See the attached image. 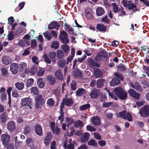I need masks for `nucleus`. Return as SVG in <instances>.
I'll return each mask as SVG.
<instances>
[{"label":"nucleus","mask_w":149,"mask_h":149,"mask_svg":"<svg viewBox=\"0 0 149 149\" xmlns=\"http://www.w3.org/2000/svg\"><path fill=\"white\" fill-rule=\"evenodd\" d=\"M114 94L120 99L125 100L127 96V93L120 87H116L114 89Z\"/></svg>","instance_id":"f257e3e1"},{"label":"nucleus","mask_w":149,"mask_h":149,"mask_svg":"<svg viewBox=\"0 0 149 149\" xmlns=\"http://www.w3.org/2000/svg\"><path fill=\"white\" fill-rule=\"evenodd\" d=\"M107 58V52L105 50H102L98 53L95 58V60L96 62H98L101 61H106Z\"/></svg>","instance_id":"f03ea898"},{"label":"nucleus","mask_w":149,"mask_h":149,"mask_svg":"<svg viewBox=\"0 0 149 149\" xmlns=\"http://www.w3.org/2000/svg\"><path fill=\"white\" fill-rule=\"evenodd\" d=\"M58 38L61 43L65 44L68 43L69 40L68 38V34L64 30L60 32V34Z\"/></svg>","instance_id":"7ed1b4c3"},{"label":"nucleus","mask_w":149,"mask_h":149,"mask_svg":"<svg viewBox=\"0 0 149 149\" xmlns=\"http://www.w3.org/2000/svg\"><path fill=\"white\" fill-rule=\"evenodd\" d=\"M139 113L140 115L143 117H145L149 115V106L146 105L142 107Z\"/></svg>","instance_id":"20e7f679"},{"label":"nucleus","mask_w":149,"mask_h":149,"mask_svg":"<svg viewBox=\"0 0 149 149\" xmlns=\"http://www.w3.org/2000/svg\"><path fill=\"white\" fill-rule=\"evenodd\" d=\"M1 141L4 147H6L7 146L10 139V136L7 134H2L1 137Z\"/></svg>","instance_id":"39448f33"},{"label":"nucleus","mask_w":149,"mask_h":149,"mask_svg":"<svg viewBox=\"0 0 149 149\" xmlns=\"http://www.w3.org/2000/svg\"><path fill=\"white\" fill-rule=\"evenodd\" d=\"M87 61V64L90 67L93 68L95 67L99 68L100 66V65L99 64L95 63L94 61L91 58H88Z\"/></svg>","instance_id":"423d86ee"},{"label":"nucleus","mask_w":149,"mask_h":149,"mask_svg":"<svg viewBox=\"0 0 149 149\" xmlns=\"http://www.w3.org/2000/svg\"><path fill=\"white\" fill-rule=\"evenodd\" d=\"M52 138V135L51 133L48 132L44 139V143L46 146H49L51 141Z\"/></svg>","instance_id":"0eeeda50"},{"label":"nucleus","mask_w":149,"mask_h":149,"mask_svg":"<svg viewBox=\"0 0 149 149\" xmlns=\"http://www.w3.org/2000/svg\"><path fill=\"white\" fill-rule=\"evenodd\" d=\"M128 93L131 96L133 97L135 100H138L139 99L140 94L136 92L134 89H131L128 91Z\"/></svg>","instance_id":"6e6552de"},{"label":"nucleus","mask_w":149,"mask_h":149,"mask_svg":"<svg viewBox=\"0 0 149 149\" xmlns=\"http://www.w3.org/2000/svg\"><path fill=\"white\" fill-rule=\"evenodd\" d=\"M18 65L16 63H13L10 65V70L13 74H17L18 72Z\"/></svg>","instance_id":"1a4fd4ad"},{"label":"nucleus","mask_w":149,"mask_h":149,"mask_svg":"<svg viewBox=\"0 0 149 149\" xmlns=\"http://www.w3.org/2000/svg\"><path fill=\"white\" fill-rule=\"evenodd\" d=\"M125 6H128V9L130 10H132L133 11H136L138 10L137 8V7L135 5H134V3H132L130 1H128L127 3H125Z\"/></svg>","instance_id":"9d476101"},{"label":"nucleus","mask_w":149,"mask_h":149,"mask_svg":"<svg viewBox=\"0 0 149 149\" xmlns=\"http://www.w3.org/2000/svg\"><path fill=\"white\" fill-rule=\"evenodd\" d=\"M66 61L65 59H63L59 61L58 62V66L61 68L65 67L64 70V74L65 75L67 71L68 68L66 66H65L66 64Z\"/></svg>","instance_id":"9b49d317"},{"label":"nucleus","mask_w":149,"mask_h":149,"mask_svg":"<svg viewBox=\"0 0 149 149\" xmlns=\"http://www.w3.org/2000/svg\"><path fill=\"white\" fill-rule=\"evenodd\" d=\"M100 93L99 90L97 89H94L89 94V95L92 98L96 99L98 97Z\"/></svg>","instance_id":"f8f14e48"},{"label":"nucleus","mask_w":149,"mask_h":149,"mask_svg":"<svg viewBox=\"0 0 149 149\" xmlns=\"http://www.w3.org/2000/svg\"><path fill=\"white\" fill-rule=\"evenodd\" d=\"M55 75L56 79L62 81L64 79L61 70L60 69H58L55 72Z\"/></svg>","instance_id":"ddd939ff"},{"label":"nucleus","mask_w":149,"mask_h":149,"mask_svg":"<svg viewBox=\"0 0 149 149\" xmlns=\"http://www.w3.org/2000/svg\"><path fill=\"white\" fill-rule=\"evenodd\" d=\"M7 128L10 131L13 132L16 129L15 124L14 121H10L9 122L7 125Z\"/></svg>","instance_id":"4468645a"},{"label":"nucleus","mask_w":149,"mask_h":149,"mask_svg":"<svg viewBox=\"0 0 149 149\" xmlns=\"http://www.w3.org/2000/svg\"><path fill=\"white\" fill-rule=\"evenodd\" d=\"M46 79L50 85H54L55 84L56 79L55 77H53L52 75L47 76L46 77Z\"/></svg>","instance_id":"2eb2a0df"},{"label":"nucleus","mask_w":149,"mask_h":149,"mask_svg":"<svg viewBox=\"0 0 149 149\" xmlns=\"http://www.w3.org/2000/svg\"><path fill=\"white\" fill-rule=\"evenodd\" d=\"M90 134L88 132L84 133L81 136L80 141L81 143H85L87 141L89 138Z\"/></svg>","instance_id":"dca6fc26"},{"label":"nucleus","mask_w":149,"mask_h":149,"mask_svg":"<svg viewBox=\"0 0 149 149\" xmlns=\"http://www.w3.org/2000/svg\"><path fill=\"white\" fill-rule=\"evenodd\" d=\"M94 76L96 78H101L103 76V73L102 71L99 69L96 68L94 71Z\"/></svg>","instance_id":"f3484780"},{"label":"nucleus","mask_w":149,"mask_h":149,"mask_svg":"<svg viewBox=\"0 0 149 149\" xmlns=\"http://www.w3.org/2000/svg\"><path fill=\"white\" fill-rule=\"evenodd\" d=\"M60 26L59 24L56 22L53 21L51 22L48 26V28L51 30L53 29H57Z\"/></svg>","instance_id":"a211bd4d"},{"label":"nucleus","mask_w":149,"mask_h":149,"mask_svg":"<svg viewBox=\"0 0 149 149\" xmlns=\"http://www.w3.org/2000/svg\"><path fill=\"white\" fill-rule=\"evenodd\" d=\"M1 60L3 64L6 65L9 64L11 63L10 58L7 56H3Z\"/></svg>","instance_id":"6ab92c4d"},{"label":"nucleus","mask_w":149,"mask_h":149,"mask_svg":"<svg viewBox=\"0 0 149 149\" xmlns=\"http://www.w3.org/2000/svg\"><path fill=\"white\" fill-rule=\"evenodd\" d=\"M60 107V115L58 117V120H57V122L58 123L59 121L60 123L61 124L63 123L64 119V113L62 109V107H63V104L61 105Z\"/></svg>","instance_id":"aec40b11"},{"label":"nucleus","mask_w":149,"mask_h":149,"mask_svg":"<svg viewBox=\"0 0 149 149\" xmlns=\"http://www.w3.org/2000/svg\"><path fill=\"white\" fill-rule=\"evenodd\" d=\"M35 130L37 134L40 136L42 135V128L40 125L38 124L36 125L35 127Z\"/></svg>","instance_id":"412c9836"},{"label":"nucleus","mask_w":149,"mask_h":149,"mask_svg":"<svg viewBox=\"0 0 149 149\" xmlns=\"http://www.w3.org/2000/svg\"><path fill=\"white\" fill-rule=\"evenodd\" d=\"M67 140H65L63 143V147L65 149H74V146L73 144L70 142V143L67 146Z\"/></svg>","instance_id":"4be33fe9"},{"label":"nucleus","mask_w":149,"mask_h":149,"mask_svg":"<svg viewBox=\"0 0 149 149\" xmlns=\"http://www.w3.org/2000/svg\"><path fill=\"white\" fill-rule=\"evenodd\" d=\"M92 122L95 125H99L100 124V119L98 116H94L92 118Z\"/></svg>","instance_id":"5701e85b"},{"label":"nucleus","mask_w":149,"mask_h":149,"mask_svg":"<svg viewBox=\"0 0 149 149\" xmlns=\"http://www.w3.org/2000/svg\"><path fill=\"white\" fill-rule=\"evenodd\" d=\"M37 84L40 88H43L45 85V82L42 78H39L37 80Z\"/></svg>","instance_id":"b1692460"},{"label":"nucleus","mask_w":149,"mask_h":149,"mask_svg":"<svg viewBox=\"0 0 149 149\" xmlns=\"http://www.w3.org/2000/svg\"><path fill=\"white\" fill-rule=\"evenodd\" d=\"M96 28L100 31L105 32L107 31V27L104 24H97Z\"/></svg>","instance_id":"393cba45"},{"label":"nucleus","mask_w":149,"mask_h":149,"mask_svg":"<svg viewBox=\"0 0 149 149\" xmlns=\"http://www.w3.org/2000/svg\"><path fill=\"white\" fill-rule=\"evenodd\" d=\"M105 11L102 7H98L96 10V14L97 16H101L104 14Z\"/></svg>","instance_id":"a878e982"},{"label":"nucleus","mask_w":149,"mask_h":149,"mask_svg":"<svg viewBox=\"0 0 149 149\" xmlns=\"http://www.w3.org/2000/svg\"><path fill=\"white\" fill-rule=\"evenodd\" d=\"M82 72L77 70L74 71L73 74V76L75 79L81 78L82 77Z\"/></svg>","instance_id":"bb28decb"},{"label":"nucleus","mask_w":149,"mask_h":149,"mask_svg":"<svg viewBox=\"0 0 149 149\" xmlns=\"http://www.w3.org/2000/svg\"><path fill=\"white\" fill-rule=\"evenodd\" d=\"M26 67V64L24 62H21L18 65L19 70L21 72H23Z\"/></svg>","instance_id":"cd10ccee"},{"label":"nucleus","mask_w":149,"mask_h":149,"mask_svg":"<svg viewBox=\"0 0 149 149\" xmlns=\"http://www.w3.org/2000/svg\"><path fill=\"white\" fill-rule=\"evenodd\" d=\"M120 81V80L119 79L114 77L112 78L110 83L111 85L113 86L117 85L119 84Z\"/></svg>","instance_id":"c85d7f7f"},{"label":"nucleus","mask_w":149,"mask_h":149,"mask_svg":"<svg viewBox=\"0 0 149 149\" xmlns=\"http://www.w3.org/2000/svg\"><path fill=\"white\" fill-rule=\"evenodd\" d=\"M104 79H98L96 81V85L98 88H102L104 85Z\"/></svg>","instance_id":"c756f323"},{"label":"nucleus","mask_w":149,"mask_h":149,"mask_svg":"<svg viewBox=\"0 0 149 149\" xmlns=\"http://www.w3.org/2000/svg\"><path fill=\"white\" fill-rule=\"evenodd\" d=\"M76 94L79 96H81L86 93V90L83 88H79L76 91Z\"/></svg>","instance_id":"7c9ffc66"},{"label":"nucleus","mask_w":149,"mask_h":149,"mask_svg":"<svg viewBox=\"0 0 149 149\" xmlns=\"http://www.w3.org/2000/svg\"><path fill=\"white\" fill-rule=\"evenodd\" d=\"M36 102H43L44 99L41 95H38L35 97Z\"/></svg>","instance_id":"2f4dec72"},{"label":"nucleus","mask_w":149,"mask_h":149,"mask_svg":"<svg viewBox=\"0 0 149 149\" xmlns=\"http://www.w3.org/2000/svg\"><path fill=\"white\" fill-rule=\"evenodd\" d=\"M59 46V42L56 40L54 41L52 43L51 47L54 49H57L58 48Z\"/></svg>","instance_id":"473e14b6"},{"label":"nucleus","mask_w":149,"mask_h":149,"mask_svg":"<svg viewBox=\"0 0 149 149\" xmlns=\"http://www.w3.org/2000/svg\"><path fill=\"white\" fill-rule=\"evenodd\" d=\"M117 68L118 70L121 71H125L126 70L125 66L123 64L120 63L117 66Z\"/></svg>","instance_id":"72a5a7b5"},{"label":"nucleus","mask_w":149,"mask_h":149,"mask_svg":"<svg viewBox=\"0 0 149 149\" xmlns=\"http://www.w3.org/2000/svg\"><path fill=\"white\" fill-rule=\"evenodd\" d=\"M16 88L19 90H22L24 87V84L23 83L17 82L15 84Z\"/></svg>","instance_id":"f704fd0d"},{"label":"nucleus","mask_w":149,"mask_h":149,"mask_svg":"<svg viewBox=\"0 0 149 149\" xmlns=\"http://www.w3.org/2000/svg\"><path fill=\"white\" fill-rule=\"evenodd\" d=\"M99 95V100L100 102H104L107 99V96L105 93H102Z\"/></svg>","instance_id":"c9c22d12"},{"label":"nucleus","mask_w":149,"mask_h":149,"mask_svg":"<svg viewBox=\"0 0 149 149\" xmlns=\"http://www.w3.org/2000/svg\"><path fill=\"white\" fill-rule=\"evenodd\" d=\"M64 56V53L63 51L59 49L57 51V57L59 59L62 58Z\"/></svg>","instance_id":"e433bc0d"},{"label":"nucleus","mask_w":149,"mask_h":149,"mask_svg":"<svg viewBox=\"0 0 149 149\" xmlns=\"http://www.w3.org/2000/svg\"><path fill=\"white\" fill-rule=\"evenodd\" d=\"M114 75L115 76V77L119 79L120 80H123L124 77L122 74L119 72H115L114 74Z\"/></svg>","instance_id":"4c0bfd02"},{"label":"nucleus","mask_w":149,"mask_h":149,"mask_svg":"<svg viewBox=\"0 0 149 149\" xmlns=\"http://www.w3.org/2000/svg\"><path fill=\"white\" fill-rule=\"evenodd\" d=\"M1 72L2 76L3 77H6L8 74V71L4 68H2L1 70Z\"/></svg>","instance_id":"58836bf2"},{"label":"nucleus","mask_w":149,"mask_h":149,"mask_svg":"<svg viewBox=\"0 0 149 149\" xmlns=\"http://www.w3.org/2000/svg\"><path fill=\"white\" fill-rule=\"evenodd\" d=\"M83 123L82 121L79 120L74 123V126L75 127H82L83 126Z\"/></svg>","instance_id":"ea45409f"},{"label":"nucleus","mask_w":149,"mask_h":149,"mask_svg":"<svg viewBox=\"0 0 149 149\" xmlns=\"http://www.w3.org/2000/svg\"><path fill=\"white\" fill-rule=\"evenodd\" d=\"M112 6H113V12L115 13H116L118 12L119 10L118 6L116 5V3H112Z\"/></svg>","instance_id":"a19ab883"},{"label":"nucleus","mask_w":149,"mask_h":149,"mask_svg":"<svg viewBox=\"0 0 149 149\" xmlns=\"http://www.w3.org/2000/svg\"><path fill=\"white\" fill-rule=\"evenodd\" d=\"M45 72V69L43 68H40L37 72V75L38 76L40 77L42 76Z\"/></svg>","instance_id":"79ce46f5"},{"label":"nucleus","mask_w":149,"mask_h":149,"mask_svg":"<svg viewBox=\"0 0 149 149\" xmlns=\"http://www.w3.org/2000/svg\"><path fill=\"white\" fill-rule=\"evenodd\" d=\"M43 57L44 59V61L45 62L48 64H50L51 63V61L47 54H44L43 56Z\"/></svg>","instance_id":"37998d69"},{"label":"nucleus","mask_w":149,"mask_h":149,"mask_svg":"<svg viewBox=\"0 0 149 149\" xmlns=\"http://www.w3.org/2000/svg\"><path fill=\"white\" fill-rule=\"evenodd\" d=\"M38 69V68L37 66H33L31 68L30 72L32 74H34L36 73Z\"/></svg>","instance_id":"c03bdc74"},{"label":"nucleus","mask_w":149,"mask_h":149,"mask_svg":"<svg viewBox=\"0 0 149 149\" xmlns=\"http://www.w3.org/2000/svg\"><path fill=\"white\" fill-rule=\"evenodd\" d=\"M90 107V104H87L80 106L79 109L81 111H84L87 109L89 108Z\"/></svg>","instance_id":"a18cd8bd"},{"label":"nucleus","mask_w":149,"mask_h":149,"mask_svg":"<svg viewBox=\"0 0 149 149\" xmlns=\"http://www.w3.org/2000/svg\"><path fill=\"white\" fill-rule=\"evenodd\" d=\"M8 118L6 114L4 113H3L1 116V119L2 123L5 122L6 120L8 119Z\"/></svg>","instance_id":"49530a36"},{"label":"nucleus","mask_w":149,"mask_h":149,"mask_svg":"<svg viewBox=\"0 0 149 149\" xmlns=\"http://www.w3.org/2000/svg\"><path fill=\"white\" fill-rule=\"evenodd\" d=\"M56 56V53L54 52H50L48 54V56L51 59H54Z\"/></svg>","instance_id":"de8ad7c7"},{"label":"nucleus","mask_w":149,"mask_h":149,"mask_svg":"<svg viewBox=\"0 0 149 149\" xmlns=\"http://www.w3.org/2000/svg\"><path fill=\"white\" fill-rule=\"evenodd\" d=\"M31 91L33 93L34 95H37L39 93V91L38 88L36 87H32L31 89Z\"/></svg>","instance_id":"09e8293b"},{"label":"nucleus","mask_w":149,"mask_h":149,"mask_svg":"<svg viewBox=\"0 0 149 149\" xmlns=\"http://www.w3.org/2000/svg\"><path fill=\"white\" fill-rule=\"evenodd\" d=\"M34 80L32 78L29 79L26 83L27 87H28L31 86L33 83Z\"/></svg>","instance_id":"8fccbe9b"},{"label":"nucleus","mask_w":149,"mask_h":149,"mask_svg":"<svg viewBox=\"0 0 149 149\" xmlns=\"http://www.w3.org/2000/svg\"><path fill=\"white\" fill-rule=\"evenodd\" d=\"M64 26L65 27L66 30L68 31L69 33V31L72 32L74 31L73 29L69 25L66 23L65 24Z\"/></svg>","instance_id":"3c124183"},{"label":"nucleus","mask_w":149,"mask_h":149,"mask_svg":"<svg viewBox=\"0 0 149 149\" xmlns=\"http://www.w3.org/2000/svg\"><path fill=\"white\" fill-rule=\"evenodd\" d=\"M43 34L45 37L49 41L52 38V37L51 35L49 33H48L47 32H45Z\"/></svg>","instance_id":"603ef678"},{"label":"nucleus","mask_w":149,"mask_h":149,"mask_svg":"<svg viewBox=\"0 0 149 149\" xmlns=\"http://www.w3.org/2000/svg\"><path fill=\"white\" fill-rule=\"evenodd\" d=\"M88 144L89 145L93 146H96L97 145V143L93 139H91L88 142Z\"/></svg>","instance_id":"864d4df0"},{"label":"nucleus","mask_w":149,"mask_h":149,"mask_svg":"<svg viewBox=\"0 0 149 149\" xmlns=\"http://www.w3.org/2000/svg\"><path fill=\"white\" fill-rule=\"evenodd\" d=\"M52 130L54 134L56 135H59L60 133V129L58 127H56Z\"/></svg>","instance_id":"5fc2aeb1"},{"label":"nucleus","mask_w":149,"mask_h":149,"mask_svg":"<svg viewBox=\"0 0 149 149\" xmlns=\"http://www.w3.org/2000/svg\"><path fill=\"white\" fill-rule=\"evenodd\" d=\"M1 101L3 102L6 100L7 99V95L6 93H3L1 96Z\"/></svg>","instance_id":"6e6d98bb"},{"label":"nucleus","mask_w":149,"mask_h":149,"mask_svg":"<svg viewBox=\"0 0 149 149\" xmlns=\"http://www.w3.org/2000/svg\"><path fill=\"white\" fill-rule=\"evenodd\" d=\"M21 102H31L32 99H30L29 97H25L24 98H22L21 100Z\"/></svg>","instance_id":"4d7b16f0"},{"label":"nucleus","mask_w":149,"mask_h":149,"mask_svg":"<svg viewBox=\"0 0 149 149\" xmlns=\"http://www.w3.org/2000/svg\"><path fill=\"white\" fill-rule=\"evenodd\" d=\"M108 92L109 93V95L111 97L113 98L114 100H117L118 97L116 96V95L115 94L114 95L113 93H114V90L111 93L109 91H108Z\"/></svg>","instance_id":"13d9d810"},{"label":"nucleus","mask_w":149,"mask_h":149,"mask_svg":"<svg viewBox=\"0 0 149 149\" xmlns=\"http://www.w3.org/2000/svg\"><path fill=\"white\" fill-rule=\"evenodd\" d=\"M86 129L88 130L91 132H95L97 130V129L95 128H94L93 127L91 126L90 125H87V126Z\"/></svg>","instance_id":"bf43d9fd"},{"label":"nucleus","mask_w":149,"mask_h":149,"mask_svg":"<svg viewBox=\"0 0 149 149\" xmlns=\"http://www.w3.org/2000/svg\"><path fill=\"white\" fill-rule=\"evenodd\" d=\"M126 111H123L119 113L120 116L123 119H126Z\"/></svg>","instance_id":"052dcab7"},{"label":"nucleus","mask_w":149,"mask_h":149,"mask_svg":"<svg viewBox=\"0 0 149 149\" xmlns=\"http://www.w3.org/2000/svg\"><path fill=\"white\" fill-rule=\"evenodd\" d=\"M27 42V41H25L22 40H20L19 42L18 45L20 46L24 47L26 46L25 44H27L26 42Z\"/></svg>","instance_id":"680f3d73"},{"label":"nucleus","mask_w":149,"mask_h":149,"mask_svg":"<svg viewBox=\"0 0 149 149\" xmlns=\"http://www.w3.org/2000/svg\"><path fill=\"white\" fill-rule=\"evenodd\" d=\"M8 24L12 25L13 23L15 21V20L13 17H10L8 18Z\"/></svg>","instance_id":"e2e57ef3"},{"label":"nucleus","mask_w":149,"mask_h":149,"mask_svg":"<svg viewBox=\"0 0 149 149\" xmlns=\"http://www.w3.org/2000/svg\"><path fill=\"white\" fill-rule=\"evenodd\" d=\"M66 121L67 122L68 126L70 125L71 124L74 122L73 119L71 118H67Z\"/></svg>","instance_id":"0e129e2a"},{"label":"nucleus","mask_w":149,"mask_h":149,"mask_svg":"<svg viewBox=\"0 0 149 149\" xmlns=\"http://www.w3.org/2000/svg\"><path fill=\"white\" fill-rule=\"evenodd\" d=\"M143 68L146 71V73L147 74L148 77H149V66L143 65Z\"/></svg>","instance_id":"69168bd1"},{"label":"nucleus","mask_w":149,"mask_h":149,"mask_svg":"<svg viewBox=\"0 0 149 149\" xmlns=\"http://www.w3.org/2000/svg\"><path fill=\"white\" fill-rule=\"evenodd\" d=\"M50 149H57L55 141H53L51 144Z\"/></svg>","instance_id":"338daca9"},{"label":"nucleus","mask_w":149,"mask_h":149,"mask_svg":"<svg viewBox=\"0 0 149 149\" xmlns=\"http://www.w3.org/2000/svg\"><path fill=\"white\" fill-rule=\"evenodd\" d=\"M30 129L29 127L28 126H26L24 130V132L25 134L26 135L29 133L30 132Z\"/></svg>","instance_id":"774afa93"}]
</instances>
